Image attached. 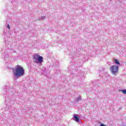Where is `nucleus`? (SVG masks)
I'll return each mask as SVG.
<instances>
[{
	"mask_svg": "<svg viewBox=\"0 0 126 126\" xmlns=\"http://www.w3.org/2000/svg\"><path fill=\"white\" fill-rule=\"evenodd\" d=\"M10 45L6 44L5 46L1 49V55L4 60L10 59V55L13 53V50L10 49Z\"/></svg>",
	"mask_w": 126,
	"mask_h": 126,
	"instance_id": "1",
	"label": "nucleus"
},
{
	"mask_svg": "<svg viewBox=\"0 0 126 126\" xmlns=\"http://www.w3.org/2000/svg\"><path fill=\"white\" fill-rule=\"evenodd\" d=\"M13 72L16 77H21L25 73L24 68L19 65H16Z\"/></svg>",
	"mask_w": 126,
	"mask_h": 126,
	"instance_id": "2",
	"label": "nucleus"
},
{
	"mask_svg": "<svg viewBox=\"0 0 126 126\" xmlns=\"http://www.w3.org/2000/svg\"><path fill=\"white\" fill-rule=\"evenodd\" d=\"M33 62L35 63H43V60L44 59L43 57L38 55V54H35L33 56Z\"/></svg>",
	"mask_w": 126,
	"mask_h": 126,
	"instance_id": "3",
	"label": "nucleus"
},
{
	"mask_svg": "<svg viewBox=\"0 0 126 126\" xmlns=\"http://www.w3.org/2000/svg\"><path fill=\"white\" fill-rule=\"evenodd\" d=\"M110 70L113 75H116L119 72V66L116 65H113L110 68Z\"/></svg>",
	"mask_w": 126,
	"mask_h": 126,
	"instance_id": "4",
	"label": "nucleus"
},
{
	"mask_svg": "<svg viewBox=\"0 0 126 126\" xmlns=\"http://www.w3.org/2000/svg\"><path fill=\"white\" fill-rule=\"evenodd\" d=\"M79 116L77 114H74V121L79 122Z\"/></svg>",
	"mask_w": 126,
	"mask_h": 126,
	"instance_id": "5",
	"label": "nucleus"
},
{
	"mask_svg": "<svg viewBox=\"0 0 126 126\" xmlns=\"http://www.w3.org/2000/svg\"><path fill=\"white\" fill-rule=\"evenodd\" d=\"M78 101H81V96L80 95H79L75 99V102H78Z\"/></svg>",
	"mask_w": 126,
	"mask_h": 126,
	"instance_id": "6",
	"label": "nucleus"
},
{
	"mask_svg": "<svg viewBox=\"0 0 126 126\" xmlns=\"http://www.w3.org/2000/svg\"><path fill=\"white\" fill-rule=\"evenodd\" d=\"M114 63H116V64H118V65L121 64V63H120V62H119L118 59H115Z\"/></svg>",
	"mask_w": 126,
	"mask_h": 126,
	"instance_id": "7",
	"label": "nucleus"
},
{
	"mask_svg": "<svg viewBox=\"0 0 126 126\" xmlns=\"http://www.w3.org/2000/svg\"><path fill=\"white\" fill-rule=\"evenodd\" d=\"M10 64L11 63L10 62H5V65H6V67H9Z\"/></svg>",
	"mask_w": 126,
	"mask_h": 126,
	"instance_id": "8",
	"label": "nucleus"
},
{
	"mask_svg": "<svg viewBox=\"0 0 126 126\" xmlns=\"http://www.w3.org/2000/svg\"><path fill=\"white\" fill-rule=\"evenodd\" d=\"M120 91L122 92L123 94H126V90H121Z\"/></svg>",
	"mask_w": 126,
	"mask_h": 126,
	"instance_id": "9",
	"label": "nucleus"
},
{
	"mask_svg": "<svg viewBox=\"0 0 126 126\" xmlns=\"http://www.w3.org/2000/svg\"><path fill=\"white\" fill-rule=\"evenodd\" d=\"M46 17L45 16H42L40 18H39V20H43V19H45Z\"/></svg>",
	"mask_w": 126,
	"mask_h": 126,
	"instance_id": "10",
	"label": "nucleus"
},
{
	"mask_svg": "<svg viewBox=\"0 0 126 126\" xmlns=\"http://www.w3.org/2000/svg\"><path fill=\"white\" fill-rule=\"evenodd\" d=\"M9 1H10V2H11V3H13V2L15 1V0H9Z\"/></svg>",
	"mask_w": 126,
	"mask_h": 126,
	"instance_id": "11",
	"label": "nucleus"
},
{
	"mask_svg": "<svg viewBox=\"0 0 126 126\" xmlns=\"http://www.w3.org/2000/svg\"><path fill=\"white\" fill-rule=\"evenodd\" d=\"M6 27H7V28H8V29H10V26H9V25L8 24L7 25Z\"/></svg>",
	"mask_w": 126,
	"mask_h": 126,
	"instance_id": "12",
	"label": "nucleus"
},
{
	"mask_svg": "<svg viewBox=\"0 0 126 126\" xmlns=\"http://www.w3.org/2000/svg\"><path fill=\"white\" fill-rule=\"evenodd\" d=\"M100 126H106V125H104V124H101L100 125Z\"/></svg>",
	"mask_w": 126,
	"mask_h": 126,
	"instance_id": "13",
	"label": "nucleus"
}]
</instances>
